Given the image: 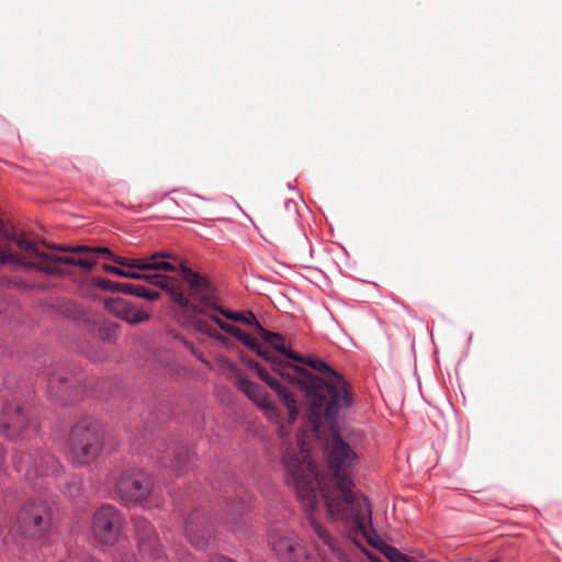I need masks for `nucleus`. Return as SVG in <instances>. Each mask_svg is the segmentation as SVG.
<instances>
[{"label": "nucleus", "mask_w": 562, "mask_h": 562, "mask_svg": "<svg viewBox=\"0 0 562 562\" xmlns=\"http://www.w3.org/2000/svg\"><path fill=\"white\" fill-rule=\"evenodd\" d=\"M295 362L307 364L314 372L293 363H276L279 366L280 376L297 385L304 393L310 411L311 431H300L295 441H292L288 438L289 425L279 427L278 432L282 439L281 463L286 483L294 487L297 497L305 504L314 506V479L323 474L317 470L311 454L312 439L318 437L326 425L333 427L334 417L351 406L352 395L345 379L321 358L302 357V361Z\"/></svg>", "instance_id": "f257e3e1"}, {"label": "nucleus", "mask_w": 562, "mask_h": 562, "mask_svg": "<svg viewBox=\"0 0 562 562\" xmlns=\"http://www.w3.org/2000/svg\"><path fill=\"white\" fill-rule=\"evenodd\" d=\"M328 450V474L314 479L316 504L308 506L303 502V507L311 516V525L315 535V544L318 550L330 552L338 560H344L337 541L327 529L313 518V512L324 501L329 516L340 520L355 536H362L369 543L378 548L390 562H415L411 557L403 554L396 548L378 539L372 528V510L366 497L351 491L353 485L351 471L357 464L358 456L339 436L334 435Z\"/></svg>", "instance_id": "f03ea898"}, {"label": "nucleus", "mask_w": 562, "mask_h": 562, "mask_svg": "<svg viewBox=\"0 0 562 562\" xmlns=\"http://www.w3.org/2000/svg\"><path fill=\"white\" fill-rule=\"evenodd\" d=\"M183 281L189 285V295L183 294V302H177V313L184 321L192 325L198 331L226 344L228 340L214 328L210 321L215 323L222 330L234 336L248 348L259 347V340L240 328L223 321L221 316L234 322H241L248 325H260L252 313L231 312L218 305L215 290L210 281L192 271L183 270Z\"/></svg>", "instance_id": "7ed1b4c3"}, {"label": "nucleus", "mask_w": 562, "mask_h": 562, "mask_svg": "<svg viewBox=\"0 0 562 562\" xmlns=\"http://www.w3.org/2000/svg\"><path fill=\"white\" fill-rule=\"evenodd\" d=\"M44 247L48 246L44 243L32 240L24 233H18L9 226L8 241L2 244L4 260L0 265H20L48 274H63L66 272L64 266L67 265L90 271L97 263V254L105 255L112 261L113 257H116L106 247H67L60 245L50 247L54 250L65 252V255L47 254L43 249Z\"/></svg>", "instance_id": "20e7f679"}, {"label": "nucleus", "mask_w": 562, "mask_h": 562, "mask_svg": "<svg viewBox=\"0 0 562 562\" xmlns=\"http://www.w3.org/2000/svg\"><path fill=\"white\" fill-rule=\"evenodd\" d=\"M102 446L103 430L97 422L85 419L72 428L69 452L76 462H91L98 457Z\"/></svg>", "instance_id": "39448f33"}, {"label": "nucleus", "mask_w": 562, "mask_h": 562, "mask_svg": "<svg viewBox=\"0 0 562 562\" xmlns=\"http://www.w3.org/2000/svg\"><path fill=\"white\" fill-rule=\"evenodd\" d=\"M11 461L14 471L26 480H32L35 476L55 475L60 470L58 462L48 453L31 456L15 451L11 456Z\"/></svg>", "instance_id": "423d86ee"}, {"label": "nucleus", "mask_w": 562, "mask_h": 562, "mask_svg": "<svg viewBox=\"0 0 562 562\" xmlns=\"http://www.w3.org/2000/svg\"><path fill=\"white\" fill-rule=\"evenodd\" d=\"M116 495L125 502H138L147 497L151 483L146 473L137 469L122 472L113 477Z\"/></svg>", "instance_id": "0eeeda50"}, {"label": "nucleus", "mask_w": 562, "mask_h": 562, "mask_svg": "<svg viewBox=\"0 0 562 562\" xmlns=\"http://www.w3.org/2000/svg\"><path fill=\"white\" fill-rule=\"evenodd\" d=\"M122 517L119 510L111 506L100 507L92 521V533L94 538L103 544H114L121 535Z\"/></svg>", "instance_id": "6e6552de"}, {"label": "nucleus", "mask_w": 562, "mask_h": 562, "mask_svg": "<svg viewBox=\"0 0 562 562\" xmlns=\"http://www.w3.org/2000/svg\"><path fill=\"white\" fill-rule=\"evenodd\" d=\"M258 331L260 333L262 339L269 344V347H265L262 342L259 341V347L251 348L259 356H261L266 361L271 364L272 370L280 375V370L278 369L277 361L282 363H290V361H302V357L296 355L289 349L285 348L283 339L280 335L270 333L265 330L260 325H258Z\"/></svg>", "instance_id": "1a4fd4ad"}, {"label": "nucleus", "mask_w": 562, "mask_h": 562, "mask_svg": "<svg viewBox=\"0 0 562 562\" xmlns=\"http://www.w3.org/2000/svg\"><path fill=\"white\" fill-rule=\"evenodd\" d=\"M113 261L122 267L138 270H164L179 272L183 279V270L189 269L183 262L167 252H156L148 258L113 257Z\"/></svg>", "instance_id": "9d476101"}, {"label": "nucleus", "mask_w": 562, "mask_h": 562, "mask_svg": "<svg viewBox=\"0 0 562 562\" xmlns=\"http://www.w3.org/2000/svg\"><path fill=\"white\" fill-rule=\"evenodd\" d=\"M52 513L45 502H29L20 510L18 521L22 532L37 536L50 526Z\"/></svg>", "instance_id": "9b49d317"}, {"label": "nucleus", "mask_w": 562, "mask_h": 562, "mask_svg": "<svg viewBox=\"0 0 562 562\" xmlns=\"http://www.w3.org/2000/svg\"><path fill=\"white\" fill-rule=\"evenodd\" d=\"M103 270L124 278L136 279V280H146L149 283L159 286L160 289L166 290L172 301L177 304V302H183V290L179 282L168 276L162 273H146V272H136L131 269H123L111 265H103Z\"/></svg>", "instance_id": "f8f14e48"}, {"label": "nucleus", "mask_w": 562, "mask_h": 562, "mask_svg": "<svg viewBox=\"0 0 562 562\" xmlns=\"http://www.w3.org/2000/svg\"><path fill=\"white\" fill-rule=\"evenodd\" d=\"M31 423L27 413L18 404H8L0 414V431L9 439L24 438Z\"/></svg>", "instance_id": "ddd939ff"}, {"label": "nucleus", "mask_w": 562, "mask_h": 562, "mask_svg": "<svg viewBox=\"0 0 562 562\" xmlns=\"http://www.w3.org/2000/svg\"><path fill=\"white\" fill-rule=\"evenodd\" d=\"M134 525L142 558L147 562H164V554L150 522L145 518H134Z\"/></svg>", "instance_id": "4468645a"}, {"label": "nucleus", "mask_w": 562, "mask_h": 562, "mask_svg": "<svg viewBox=\"0 0 562 562\" xmlns=\"http://www.w3.org/2000/svg\"><path fill=\"white\" fill-rule=\"evenodd\" d=\"M272 550L288 562H300L305 558V550L299 538L290 532L273 531L269 536Z\"/></svg>", "instance_id": "2eb2a0df"}, {"label": "nucleus", "mask_w": 562, "mask_h": 562, "mask_svg": "<svg viewBox=\"0 0 562 562\" xmlns=\"http://www.w3.org/2000/svg\"><path fill=\"white\" fill-rule=\"evenodd\" d=\"M212 529L210 521L200 514H193L186 524V535L192 546L204 549L209 543Z\"/></svg>", "instance_id": "dca6fc26"}, {"label": "nucleus", "mask_w": 562, "mask_h": 562, "mask_svg": "<svg viewBox=\"0 0 562 562\" xmlns=\"http://www.w3.org/2000/svg\"><path fill=\"white\" fill-rule=\"evenodd\" d=\"M105 305L111 313L130 324H139L149 319L148 313L122 297L110 299Z\"/></svg>", "instance_id": "f3484780"}, {"label": "nucleus", "mask_w": 562, "mask_h": 562, "mask_svg": "<svg viewBox=\"0 0 562 562\" xmlns=\"http://www.w3.org/2000/svg\"><path fill=\"white\" fill-rule=\"evenodd\" d=\"M238 389L262 409L269 418H277V409L269 398V395L261 386L249 380L240 379L238 381Z\"/></svg>", "instance_id": "a211bd4d"}, {"label": "nucleus", "mask_w": 562, "mask_h": 562, "mask_svg": "<svg viewBox=\"0 0 562 562\" xmlns=\"http://www.w3.org/2000/svg\"><path fill=\"white\" fill-rule=\"evenodd\" d=\"M258 375L267 382V384L274 390V392L279 395L281 402L288 409L289 420L293 422L299 414V405L292 393L288 391L278 380L271 378L268 372L263 369L258 368Z\"/></svg>", "instance_id": "6ab92c4d"}, {"label": "nucleus", "mask_w": 562, "mask_h": 562, "mask_svg": "<svg viewBox=\"0 0 562 562\" xmlns=\"http://www.w3.org/2000/svg\"><path fill=\"white\" fill-rule=\"evenodd\" d=\"M111 291L121 292L125 294H132L138 297L146 299L148 301H156L160 294L157 291H151L143 285L125 283V282H108Z\"/></svg>", "instance_id": "aec40b11"}, {"label": "nucleus", "mask_w": 562, "mask_h": 562, "mask_svg": "<svg viewBox=\"0 0 562 562\" xmlns=\"http://www.w3.org/2000/svg\"><path fill=\"white\" fill-rule=\"evenodd\" d=\"M210 562H234L233 560L225 557H215Z\"/></svg>", "instance_id": "412c9836"}, {"label": "nucleus", "mask_w": 562, "mask_h": 562, "mask_svg": "<svg viewBox=\"0 0 562 562\" xmlns=\"http://www.w3.org/2000/svg\"><path fill=\"white\" fill-rule=\"evenodd\" d=\"M121 562H138L134 555L126 554L122 558Z\"/></svg>", "instance_id": "4be33fe9"}, {"label": "nucleus", "mask_w": 562, "mask_h": 562, "mask_svg": "<svg viewBox=\"0 0 562 562\" xmlns=\"http://www.w3.org/2000/svg\"><path fill=\"white\" fill-rule=\"evenodd\" d=\"M366 554L368 555V558H369V560H370L371 562H383L380 558H378V557H376V555H374V554L367 553V552H366Z\"/></svg>", "instance_id": "5701e85b"}, {"label": "nucleus", "mask_w": 562, "mask_h": 562, "mask_svg": "<svg viewBox=\"0 0 562 562\" xmlns=\"http://www.w3.org/2000/svg\"><path fill=\"white\" fill-rule=\"evenodd\" d=\"M2 465V460H0V467Z\"/></svg>", "instance_id": "b1692460"}]
</instances>
